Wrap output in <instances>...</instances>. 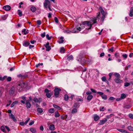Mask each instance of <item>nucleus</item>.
Segmentation results:
<instances>
[{
    "mask_svg": "<svg viewBox=\"0 0 133 133\" xmlns=\"http://www.w3.org/2000/svg\"><path fill=\"white\" fill-rule=\"evenodd\" d=\"M130 84L129 83L125 82L124 83V86L125 87H127L129 86Z\"/></svg>",
    "mask_w": 133,
    "mask_h": 133,
    "instance_id": "obj_40",
    "label": "nucleus"
},
{
    "mask_svg": "<svg viewBox=\"0 0 133 133\" xmlns=\"http://www.w3.org/2000/svg\"><path fill=\"white\" fill-rule=\"evenodd\" d=\"M117 129L118 131L122 133H129V132H127L126 130L124 129Z\"/></svg>",
    "mask_w": 133,
    "mask_h": 133,
    "instance_id": "obj_12",
    "label": "nucleus"
},
{
    "mask_svg": "<svg viewBox=\"0 0 133 133\" xmlns=\"http://www.w3.org/2000/svg\"><path fill=\"white\" fill-rule=\"evenodd\" d=\"M100 14V12H98L97 13V17L95 18L92 21L93 22V24H94L96 23L97 22L96 21L98 19H99V18H100V17L99 16Z\"/></svg>",
    "mask_w": 133,
    "mask_h": 133,
    "instance_id": "obj_6",
    "label": "nucleus"
},
{
    "mask_svg": "<svg viewBox=\"0 0 133 133\" xmlns=\"http://www.w3.org/2000/svg\"><path fill=\"white\" fill-rule=\"evenodd\" d=\"M21 98H22L23 99V100L24 101H26L27 100L26 99V97H25L23 96H22Z\"/></svg>",
    "mask_w": 133,
    "mask_h": 133,
    "instance_id": "obj_55",
    "label": "nucleus"
},
{
    "mask_svg": "<svg viewBox=\"0 0 133 133\" xmlns=\"http://www.w3.org/2000/svg\"><path fill=\"white\" fill-rule=\"evenodd\" d=\"M54 20L55 21V22L56 23H58V20L57 18L56 17H55L54 18Z\"/></svg>",
    "mask_w": 133,
    "mask_h": 133,
    "instance_id": "obj_57",
    "label": "nucleus"
},
{
    "mask_svg": "<svg viewBox=\"0 0 133 133\" xmlns=\"http://www.w3.org/2000/svg\"><path fill=\"white\" fill-rule=\"evenodd\" d=\"M114 81L117 83H120L123 82V81L120 79V78H115Z\"/></svg>",
    "mask_w": 133,
    "mask_h": 133,
    "instance_id": "obj_8",
    "label": "nucleus"
},
{
    "mask_svg": "<svg viewBox=\"0 0 133 133\" xmlns=\"http://www.w3.org/2000/svg\"><path fill=\"white\" fill-rule=\"evenodd\" d=\"M92 93V92H91L88 91L86 92V94L87 95H91L90 94Z\"/></svg>",
    "mask_w": 133,
    "mask_h": 133,
    "instance_id": "obj_54",
    "label": "nucleus"
},
{
    "mask_svg": "<svg viewBox=\"0 0 133 133\" xmlns=\"http://www.w3.org/2000/svg\"><path fill=\"white\" fill-rule=\"evenodd\" d=\"M73 56L72 55H71L69 56L67 58V59L69 61L71 60H72L73 59Z\"/></svg>",
    "mask_w": 133,
    "mask_h": 133,
    "instance_id": "obj_38",
    "label": "nucleus"
},
{
    "mask_svg": "<svg viewBox=\"0 0 133 133\" xmlns=\"http://www.w3.org/2000/svg\"><path fill=\"white\" fill-rule=\"evenodd\" d=\"M61 91V89L59 88H56L54 90V95L56 97H57L58 96L59 93V91Z\"/></svg>",
    "mask_w": 133,
    "mask_h": 133,
    "instance_id": "obj_4",
    "label": "nucleus"
},
{
    "mask_svg": "<svg viewBox=\"0 0 133 133\" xmlns=\"http://www.w3.org/2000/svg\"><path fill=\"white\" fill-rule=\"evenodd\" d=\"M129 117L131 119H133V115L131 114H130L129 115Z\"/></svg>",
    "mask_w": 133,
    "mask_h": 133,
    "instance_id": "obj_53",
    "label": "nucleus"
},
{
    "mask_svg": "<svg viewBox=\"0 0 133 133\" xmlns=\"http://www.w3.org/2000/svg\"><path fill=\"white\" fill-rule=\"evenodd\" d=\"M40 129L41 130L43 131L44 130V128L43 127L42 125L40 127Z\"/></svg>",
    "mask_w": 133,
    "mask_h": 133,
    "instance_id": "obj_64",
    "label": "nucleus"
},
{
    "mask_svg": "<svg viewBox=\"0 0 133 133\" xmlns=\"http://www.w3.org/2000/svg\"><path fill=\"white\" fill-rule=\"evenodd\" d=\"M49 112L50 113H53L54 112V109L53 108H51L49 110Z\"/></svg>",
    "mask_w": 133,
    "mask_h": 133,
    "instance_id": "obj_35",
    "label": "nucleus"
},
{
    "mask_svg": "<svg viewBox=\"0 0 133 133\" xmlns=\"http://www.w3.org/2000/svg\"><path fill=\"white\" fill-rule=\"evenodd\" d=\"M101 79L102 81L103 82H105L106 80V78L104 76L102 77Z\"/></svg>",
    "mask_w": 133,
    "mask_h": 133,
    "instance_id": "obj_49",
    "label": "nucleus"
},
{
    "mask_svg": "<svg viewBox=\"0 0 133 133\" xmlns=\"http://www.w3.org/2000/svg\"><path fill=\"white\" fill-rule=\"evenodd\" d=\"M82 24L83 25H86L88 26H89V28H86V29L88 30L90 29L91 28V27L92 25L94 24H93V23L91 21H84L82 22Z\"/></svg>",
    "mask_w": 133,
    "mask_h": 133,
    "instance_id": "obj_2",
    "label": "nucleus"
},
{
    "mask_svg": "<svg viewBox=\"0 0 133 133\" xmlns=\"http://www.w3.org/2000/svg\"><path fill=\"white\" fill-rule=\"evenodd\" d=\"M52 94L51 93H46V97H47L49 98L51 97Z\"/></svg>",
    "mask_w": 133,
    "mask_h": 133,
    "instance_id": "obj_30",
    "label": "nucleus"
},
{
    "mask_svg": "<svg viewBox=\"0 0 133 133\" xmlns=\"http://www.w3.org/2000/svg\"><path fill=\"white\" fill-rule=\"evenodd\" d=\"M53 107L55 108H56L57 110H60L61 109V108L59 106L55 105V104H53Z\"/></svg>",
    "mask_w": 133,
    "mask_h": 133,
    "instance_id": "obj_18",
    "label": "nucleus"
},
{
    "mask_svg": "<svg viewBox=\"0 0 133 133\" xmlns=\"http://www.w3.org/2000/svg\"><path fill=\"white\" fill-rule=\"evenodd\" d=\"M7 77L6 76H4L3 77H0V80L3 81Z\"/></svg>",
    "mask_w": 133,
    "mask_h": 133,
    "instance_id": "obj_37",
    "label": "nucleus"
},
{
    "mask_svg": "<svg viewBox=\"0 0 133 133\" xmlns=\"http://www.w3.org/2000/svg\"><path fill=\"white\" fill-rule=\"evenodd\" d=\"M15 88L14 87L12 88L9 91V93L11 95H13L14 92Z\"/></svg>",
    "mask_w": 133,
    "mask_h": 133,
    "instance_id": "obj_11",
    "label": "nucleus"
},
{
    "mask_svg": "<svg viewBox=\"0 0 133 133\" xmlns=\"http://www.w3.org/2000/svg\"><path fill=\"white\" fill-rule=\"evenodd\" d=\"M18 103V101H15L14 102H13L12 104H11V107L12 108L13 107H14V106L16 104Z\"/></svg>",
    "mask_w": 133,
    "mask_h": 133,
    "instance_id": "obj_25",
    "label": "nucleus"
},
{
    "mask_svg": "<svg viewBox=\"0 0 133 133\" xmlns=\"http://www.w3.org/2000/svg\"><path fill=\"white\" fill-rule=\"evenodd\" d=\"M93 96L92 95H89L87 97V99L89 101L91 100L93 98Z\"/></svg>",
    "mask_w": 133,
    "mask_h": 133,
    "instance_id": "obj_21",
    "label": "nucleus"
},
{
    "mask_svg": "<svg viewBox=\"0 0 133 133\" xmlns=\"http://www.w3.org/2000/svg\"><path fill=\"white\" fill-rule=\"evenodd\" d=\"M77 109L76 108H74L72 109L71 111V113L74 114L77 112Z\"/></svg>",
    "mask_w": 133,
    "mask_h": 133,
    "instance_id": "obj_27",
    "label": "nucleus"
},
{
    "mask_svg": "<svg viewBox=\"0 0 133 133\" xmlns=\"http://www.w3.org/2000/svg\"><path fill=\"white\" fill-rule=\"evenodd\" d=\"M127 129L130 131H133V128L131 126L128 127Z\"/></svg>",
    "mask_w": 133,
    "mask_h": 133,
    "instance_id": "obj_36",
    "label": "nucleus"
},
{
    "mask_svg": "<svg viewBox=\"0 0 133 133\" xmlns=\"http://www.w3.org/2000/svg\"><path fill=\"white\" fill-rule=\"evenodd\" d=\"M130 107L131 106L129 105H127L124 107V108L125 109H129Z\"/></svg>",
    "mask_w": 133,
    "mask_h": 133,
    "instance_id": "obj_42",
    "label": "nucleus"
},
{
    "mask_svg": "<svg viewBox=\"0 0 133 133\" xmlns=\"http://www.w3.org/2000/svg\"><path fill=\"white\" fill-rule=\"evenodd\" d=\"M45 32H44L43 33H42L41 34V36L42 38L44 37H45Z\"/></svg>",
    "mask_w": 133,
    "mask_h": 133,
    "instance_id": "obj_46",
    "label": "nucleus"
},
{
    "mask_svg": "<svg viewBox=\"0 0 133 133\" xmlns=\"http://www.w3.org/2000/svg\"><path fill=\"white\" fill-rule=\"evenodd\" d=\"M94 120L95 121H97L99 120L100 118L96 114L94 116Z\"/></svg>",
    "mask_w": 133,
    "mask_h": 133,
    "instance_id": "obj_14",
    "label": "nucleus"
},
{
    "mask_svg": "<svg viewBox=\"0 0 133 133\" xmlns=\"http://www.w3.org/2000/svg\"><path fill=\"white\" fill-rule=\"evenodd\" d=\"M122 56L124 59H125L127 58L128 56L126 54L122 55Z\"/></svg>",
    "mask_w": 133,
    "mask_h": 133,
    "instance_id": "obj_44",
    "label": "nucleus"
},
{
    "mask_svg": "<svg viewBox=\"0 0 133 133\" xmlns=\"http://www.w3.org/2000/svg\"><path fill=\"white\" fill-rule=\"evenodd\" d=\"M107 119H105V120H100L99 123V124L100 125H102L104 124L105 122H107Z\"/></svg>",
    "mask_w": 133,
    "mask_h": 133,
    "instance_id": "obj_16",
    "label": "nucleus"
},
{
    "mask_svg": "<svg viewBox=\"0 0 133 133\" xmlns=\"http://www.w3.org/2000/svg\"><path fill=\"white\" fill-rule=\"evenodd\" d=\"M102 98L104 100H106L107 99V96L105 95H103L101 96Z\"/></svg>",
    "mask_w": 133,
    "mask_h": 133,
    "instance_id": "obj_32",
    "label": "nucleus"
},
{
    "mask_svg": "<svg viewBox=\"0 0 133 133\" xmlns=\"http://www.w3.org/2000/svg\"><path fill=\"white\" fill-rule=\"evenodd\" d=\"M25 104L26 105L27 108L28 109L30 108L31 107V104L29 102V100H27L25 102Z\"/></svg>",
    "mask_w": 133,
    "mask_h": 133,
    "instance_id": "obj_7",
    "label": "nucleus"
},
{
    "mask_svg": "<svg viewBox=\"0 0 133 133\" xmlns=\"http://www.w3.org/2000/svg\"><path fill=\"white\" fill-rule=\"evenodd\" d=\"M18 11H19L18 13V15L20 17L22 16V12L20 10H18Z\"/></svg>",
    "mask_w": 133,
    "mask_h": 133,
    "instance_id": "obj_43",
    "label": "nucleus"
},
{
    "mask_svg": "<svg viewBox=\"0 0 133 133\" xmlns=\"http://www.w3.org/2000/svg\"><path fill=\"white\" fill-rule=\"evenodd\" d=\"M55 126L54 125L52 124L50 125L49 127V129L51 130H54Z\"/></svg>",
    "mask_w": 133,
    "mask_h": 133,
    "instance_id": "obj_20",
    "label": "nucleus"
},
{
    "mask_svg": "<svg viewBox=\"0 0 133 133\" xmlns=\"http://www.w3.org/2000/svg\"><path fill=\"white\" fill-rule=\"evenodd\" d=\"M34 101L36 102H38V99L37 98H34Z\"/></svg>",
    "mask_w": 133,
    "mask_h": 133,
    "instance_id": "obj_62",
    "label": "nucleus"
},
{
    "mask_svg": "<svg viewBox=\"0 0 133 133\" xmlns=\"http://www.w3.org/2000/svg\"><path fill=\"white\" fill-rule=\"evenodd\" d=\"M46 38L48 40H50L51 38V37H50L49 36V35L48 34H47L46 35Z\"/></svg>",
    "mask_w": 133,
    "mask_h": 133,
    "instance_id": "obj_45",
    "label": "nucleus"
},
{
    "mask_svg": "<svg viewBox=\"0 0 133 133\" xmlns=\"http://www.w3.org/2000/svg\"><path fill=\"white\" fill-rule=\"evenodd\" d=\"M31 10L32 12H35L36 11V8L35 7L32 6L31 8Z\"/></svg>",
    "mask_w": 133,
    "mask_h": 133,
    "instance_id": "obj_29",
    "label": "nucleus"
},
{
    "mask_svg": "<svg viewBox=\"0 0 133 133\" xmlns=\"http://www.w3.org/2000/svg\"><path fill=\"white\" fill-rule=\"evenodd\" d=\"M3 8L6 11H9L11 9V7L9 5H7L4 6L3 7Z\"/></svg>",
    "mask_w": 133,
    "mask_h": 133,
    "instance_id": "obj_10",
    "label": "nucleus"
},
{
    "mask_svg": "<svg viewBox=\"0 0 133 133\" xmlns=\"http://www.w3.org/2000/svg\"><path fill=\"white\" fill-rule=\"evenodd\" d=\"M114 75L115 76V78H120L121 77L120 75L117 73H115L114 74Z\"/></svg>",
    "mask_w": 133,
    "mask_h": 133,
    "instance_id": "obj_17",
    "label": "nucleus"
},
{
    "mask_svg": "<svg viewBox=\"0 0 133 133\" xmlns=\"http://www.w3.org/2000/svg\"><path fill=\"white\" fill-rule=\"evenodd\" d=\"M63 39V37H61L58 41L59 43H63L64 41Z\"/></svg>",
    "mask_w": 133,
    "mask_h": 133,
    "instance_id": "obj_22",
    "label": "nucleus"
},
{
    "mask_svg": "<svg viewBox=\"0 0 133 133\" xmlns=\"http://www.w3.org/2000/svg\"><path fill=\"white\" fill-rule=\"evenodd\" d=\"M45 47L46 48V50L47 51H49L51 49V46H45Z\"/></svg>",
    "mask_w": 133,
    "mask_h": 133,
    "instance_id": "obj_31",
    "label": "nucleus"
},
{
    "mask_svg": "<svg viewBox=\"0 0 133 133\" xmlns=\"http://www.w3.org/2000/svg\"><path fill=\"white\" fill-rule=\"evenodd\" d=\"M37 24L38 25H40L41 24V22L40 20H38L37 21Z\"/></svg>",
    "mask_w": 133,
    "mask_h": 133,
    "instance_id": "obj_52",
    "label": "nucleus"
},
{
    "mask_svg": "<svg viewBox=\"0 0 133 133\" xmlns=\"http://www.w3.org/2000/svg\"><path fill=\"white\" fill-rule=\"evenodd\" d=\"M76 29H75L72 30L71 32L73 33H76L77 32Z\"/></svg>",
    "mask_w": 133,
    "mask_h": 133,
    "instance_id": "obj_61",
    "label": "nucleus"
},
{
    "mask_svg": "<svg viewBox=\"0 0 133 133\" xmlns=\"http://www.w3.org/2000/svg\"><path fill=\"white\" fill-rule=\"evenodd\" d=\"M27 86V84L23 81L20 82L17 85V89L20 90L21 88H24L26 87Z\"/></svg>",
    "mask_w": 133,
    "mask_h": 133,
    "instance_id": "obj_1",
    "label": "nucleus"
},
{
    "mask_svg": "<svg viewBox=\"0 0 133 133\" xmlns=\"http://www.w3.org/2000/svg\"><path fill=\"white\" fill-rule=\"evenodd\" d=\"M11 78L10 77H9L6 78V80L7 81L10 82L11 80Z\"/></svg>",
    "mask_w": 133,
    "mask_h": 133,
    "instance_id": "obj_47",
    "label": "nucleus"
},
{
    "mask_svg": "<svg viewBox=\"0 0 133 133\" xmlns=\"http://www.w3.org/2000/svg\"><path fill=\"white\" fill-rule=\"evenodd\" d=\"M115 98L112 97H110L108 100L109 101H114Z\"/></svg>",
    "mask_w": 133,
    "mask_h": 133,
    "instance_id": "obj_39",
    "label": "nucleus"
},
{
    "mask_svg": "<svg viewBox=\"0 0 133 133\" xmlns=\"http://www.w3.org/2000/svg\"><path fill=\"white\" fill-rule=\"evenodd\" d=\"M30 131L32 133H35L36 130L35 128H31L30 129Z\"/></svg>",
    "mask_w": 133,
    "mask_h": 133,
    "instance_id": "obj_19",
    "label": "nucleus"
},
{
    "mask_svg": "<svg viewBox=\"0 0 133 133\" xmlns=\"http://www.w3.org/2000/svg\"><path fill=\"white\" fill-rule=\"evenodd\" d=\"M30 118H28L27 120H26L25 122H24V123H25V124L26 125L27 123L30 120Z\"/></svg>",
    "mask_w": 133,
    "mask_h": 133,
    "instance_id": "obj_56",
    "label": "nucleus"
},
{
    "mask_svg": "<svg viewBox=\"0 0 133 133\" xmlns=\"http://www.w3.org/2000/svg\"><path fill=\"white\" fill-rule=\"evenodd\" d=\"M34 121H32L31 122H30L29 123V125H32L34 123Z\"/></svg>",
    "mask_w": 133,
    "mask_h": 133,
    "instance_id": "obj_63",
    "label": "nucleus"
},
{
    "mask_svg": "<svg viewBox=\"0 0 133 133\" xmlns=\"http://www.w3.org/2000/svg\"><path fill=\"white\" fill-rule=\"evenodd\" d=\"M126 97V96L124 94H122L121 95V99H124Z\"/></svg>",
    "mask_w": 133,
    "mask_h": 133,
    "instance_id": "obj_34",
    "label": "nucleus"
},
{
    "mask_svg": "<svg viewBox=\"0 0 133 133\" xmlns=\"http://www.w3.org/2000/svg\"><path fill=\"white\" fill-rule=\"evenodd\" d=\"M60 114H59L58 111H56L55 113V116L56 117H57L60 116Z\"/></svg>",
    "mask_w": 133,
    "mask_h": 133,
    "instance_id": "obj_23",
    "label": "nucleus"
},
{
    "mask_svg": "<svg viewBox=\"0 0 133 133\" xmlns=\"http://www.w3.org/2000/svg\"><path fill=\"white\" fill-rule=\"evenodd\" d=\"M9 116L14 122H16L17 121V120L15 117L12 114H11L9 115Z\"/></svg>",
    "mask_w": 133,
    "mask_h": 133,
    "instance_id": "obj_13",
    "label": "nucleus"
},
{
    "mask_svg": "<svg viewBox=\"0 0 133 133\" xmlns=\"http://www.w3.org/2000/svg\"><path fill=\"white\" fill-rule=\"evenodd\" d=\"M37 110L38 112L39 113H41L43 112V110L40 108H37Z\"/></svg>",
    "mask_w": 133,
    "mask_h": 133,
    "instance_id": "obj_24",
    "label": "nucleus"
},
{
    "mask_svg": "<svg viewBox=\"0 0 133 133\" xmlns=\"http://www.w3.org/2000/svg\"><path fill=\"white\" fill-rule=\"evenodd\" d=\"M1 130L3 132H4L5 131V128L3 127L2 126L1 127Z\"/></svg>",
    "mask_w": 133,
    "mask_h": 133,
    "instance_id": "obj_60",
    "label": "nucleus"
},
{
    "mask_svg": "<svg viewBox=\"0 0 133 133\" xmlns=\"http://www.w3.org/2000/svg\"><path fill=\"white\" fill-rule=\"evenodd\" d=\"M100 11L102 13L103 16L101 17V21L103 22L104 19L105 18V15H104V11L101 6H100L99 8Z\"/></svg>",
    "mask_w": 133,
    "mask_h": 133,
    "instance_id": "obj_3",
    "label": "nucleus"
},
{
    "mask_svg": "<svg viewBox=\"0 0 133 133\" xmlns=\"http://www.w3.org/2000/svg\"><path fill=\"white\" fill-rule=\"evenodd\" d=\"M133 12L130 11L129 14V16L130 17L133 16V14L132 13Z\"/></svg>",
    "mask_w": 133,
    "mask_h": 133,
    "instance_id": "obj_48",
    "label": "nucleus"
},
{
    "mask_svg": "<svg viewBox=\"0 0 133 133\" xmlns=\"http://www.w3.org/2000/svg\"><path fill=\"white\" fill-rule=\"evenodd\" d=\"M65 49L63 47H61L60 50V52L62 53H64Z\"/></svg>",
    "mask_w": 133,
    "mask_h": 133,
    "instance_id": "obj_26",
    "label": "nucleus"
},
{
    "mask_svg": "<svg viewBox=\"0 0 133 133\" xmlns=\"http://www.w3.org/2000/svg\"><path fill=\"white\" fill-rule=\"evenodd\" d=\"M44 91L45 92L47 93H49L50 91L47 89H45Z\"/></svg>",
    "mask_w": 133,
    "mask_h": 133,
    "instance_id": "obj_59",
    "label": "nucleus"
},
{
    "mask_svg": "<svg viewBox=\"0 0 133 133\" xmlns=\"http://www.w3.org/2000/svg\"><path fill=\"white\" fill-rule=\"evenodd\" d=\"M27 30L26 31V29H23V30L22 31V32H23L24 33V35H26L28 33V32Z\"/></svg>",
    "mask_w": 133,
    "mask_h": 133,
    "instance_id": "obj_41",
    "label": "nucleus"
},
{
    "mask_svg": "<svg viewBox=\"0 0 133 133\" xmlns=\"http://www.w3.org/2000/svg\"><path fill=\"white\" fill-rule=\"evenodd\" d=\"M85 58L84 57L83 55H80L79 56V59H78V61H80L82 64L86 63L87 61L85 59Z\"/></svg>",
    "mask_w": 133,
    "mask_h": 133,
    "instance_id": "obj_5",
    "label": "nucleus"
},
{
    "mask_svg": "<svg viewBox=\"0 0 133 133\" xmlns=\"http://www.w3.org/2000/svg\"><path fill=\"white\" fill-rule=\"evenodd\" d=\"M79 106V104L76 103H75L73 107L75 108H78Z\"/></svg>",
    "mask_w": 133,
    "mask_h": 133,
    "instance_id": "obj_28",
    "label": "nucleus"
},
{
    "mask_svg": "<svg viewBox=\"0 0 133 133\" xmlns=\"http://www.w3.org/2000/svg\"><path fill=\"white\" fill-rule=\"evenodd\" d=\"M114 48L113 47H111V48L109 49L108 51H111L112 52H113L114 51Z\"/></svg>",
    "mask_w": 133,
    "mask_h": 133,
    "instance_id": "obj_51",
    "label": "nucleus"
},
{
    "mask_svg": "<svg viewBox=\"0 0 133 133\" xmlns=\"http://www.w3.org/2000/svg\"><path fill=\"white\" fill-rule=\"evenodd\" d=\"M104 107H101L99 109V110L101 111H104Z\"/></svg>",
    "mask_w": 133,
    "mask_h": 133,
    "instance_id": "obj_58",
    "label": "nucleus"
},
{
    "mask_svg": "<svg viewBox=\"0 0 133 133\" xmlns=\"http://www.w3.org/2000/svg\"><path fill=\"white\" fill-rule=\"evenodd\" d=\"M97 94H98L99 95H101V96L103 95L104 94V93L103 92H99V91L97 92Z\"/></svg>",
    "mask_w": 133,
    "mask_h": 133,
    "instance_id": "obj_50",
    "label": "nucleus"
},
{
    "mask_svg": "<svg viewBox=\"0 0 133 133\" xmlns=\"http://www.w3.org/2000/svg\"><path fill=\"white\" fill-rule=\"evenodd\" d=\"M30 44V43L27 41H24L23 43V45L25 46H27Z\"/></svg>",
    "mask_w": 133,
    "mask_h": 133,
    "instance_id": "obj_15",
    "label": "nucleus"
},
{
    "mask_svg": "<svg viewBox=\"0 0 133 133\" xmlns=\"http://www.w3.org/2000/svg\"><path fill=\"white\" fill-rule=\"evenodd\" d=\"M27 75L25 74L24 75H22V74H19L18 75V77L19 78H21L22 79H24V78L27 77Z\"/></svg>",
    "mask_w": 133,
    "mask_h": 133,
    "instance_id": "obj_9",
    "label": "nucleus"
},
{
    "mask_svg": "<svg viewBox=\"0 0 133 133\" xmlns=\"http://www.w3.org/2000/svg\"><path fill=\"white\" fill-rule=\"evenodd\" d=\"M69 96L67 95H64V99L65 101H67L68 99Z\"/></svg>",
    "mask_w": 133,
    "mask_h": 133,
    "instance_id": "obj_33",
    "label": "nucleus"
}]
</instances>
